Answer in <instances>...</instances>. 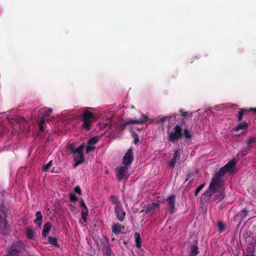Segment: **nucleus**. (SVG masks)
<instances>
[{"label":"nucleus","instance_id":"f257e3e1","mask_svg":"<svg viewBox=\"0 0 256 256\" xmlns=\"http://www.w3.org/2000/svg\"><path fill=\"white\" fill-rule=\"evenodd\" d=\"M224 166L221 167L218 171L214 174L208 186L210 190L214 194L219 193V194L216 195L214 197V200L217 202L224 198Z\"/></svg>","mask_w":256,"mask_h":256},{"label":"nucleus","instance_id":"f03ea898","mask_svg":"<svg viewBox=\"0 0 256 256\" xmlns=\"http://www.w3.org/2000/svg\"><path fill=\"white\" fill-rule=\"evenodd\" d=\"M186 124V118H182L178 124H176L174 128V131L168 134V142H174L178 140L184 138L186 140H189L192 137L190 130L188 128L182 129V126Z\"/></svg>","mask_w":256,"mask_h":256},{"label":"nucleus","instance_id":"7ed1b4c3","mask_svg":"<svg viewBox=\"0 0 256 256\" xmlns=\"http://www.w3.org/2000/svg\"><path fill=\"white\" fill-rule=\"evenodd\" d=\"M84 147V143H82L76 148H75L72 144H70L68 146V148L70 154H72L73 160L75 162L74 165V168L82 164L85 161V158L83 153V150Z\"/></svg>","mask_w":256,"mask_h":256},{"label":"nucleus","instance_id":"20e7f679","mask_svg":"<svg viewBox=\"0 0 256 256\" xmlns=\"http://www.w3.org/2000/svg\"><path fill=\"white\" fill-rule=\"evenodd\" d=\"M90 109L92 108L89 107L84 108L82 114L79 116L80 120L82 122V126L86 130H90L96 118L94 114L89 110Z\"/></svg>","mask_w":256,"mask_h":256},{"label":"nucleus","instance_id":"39448f33","mask_svg":"<svg viewBox=\"0 0 256 256\" xmlns=\"http://www.w3.org/2000/svg\"><path fill=\"white\" fill-rule=\"evenodd\" d=\"M25 250L24 244L20 240H16L11 244L4 256H20Z\"/></svg>","mask_w":256,"mask_h":256},{"label":"nucleus","instance_id":"423d86ee","mask_svg":"<svg viewBox=\"0 0 256 256\" xmlns=\"http://www.w3.org/2000/svg\"><path fill=\"white\" fill-rule=\"evenodd\" d=\"M152 122L153 121L152 120L149 119L146 116L142 114L140 120H136V119L128 120L126 122H124L123 124H119L118 126V128L120 130H124L126 127L128 125H129V124H144L148 122L149 124H150V123H152Z\"/></svg>","mask_w":256,"mask_h":256},{"label":"nucleus","instance_id":"0eeeda50","mask_svg":"<svg viewBox=\"0 0 256 256\" xmlns=\"http://www.w3.org/2000/svg\"><path fill=\"white\" fill-rule=\"evenodd\" d=\"M116 178L118 181H121L124 178H128V176H127L128 173V168L126 166H123L118 167L116 168Z\"/></svg>","mask_w":256,"mask_h":256},{"label":"nucleus","instance_id":"6e6552de","mask_svg":"<svg viewBox=\"0 0 256 256\" xmlns=\"http://www.w3.org/2000/svg\"><path fill=\"white\" fill-rule=\"evenodd\" d=\"M236 159L232 158L226 164H225V174H233L236 173Z\"/></svg>","mask_w":256,"mask_h":256},{"label":"nucleus","instance_id":"1a4fd4ad","mask_svg":"<svg viewBox=\"0 0 256 256\" xmlns=\"http://www.w3.org/2000/svg\"><path fill=\"white\" fill-rule=\"evenodd\" d=\"M176 196L174 194L170 195L166 200L168 205V210L170 214L174 213L176 210Z\"/></svg>","mask_w":256,"mask_h":256},{"label":"nucleus","instance_id":"9d476101","mask_svg":"<svg viewBox=\"0 0 256 256\" xmlns=\"http://www.w3.org/2000/svg\"><path fill=\"white\" fill-rule=\"evenodd\" d=\"M160 205L159 201L148 204L144 208V210H142L141 212L144 211L146 214H152L156 209L159 208Z\"/></svg>","mask_w":256,"mask_h":256},{"label":"nucleus","instance_id":"9b49d317","mask_svg":"<svg viewBox=\"0 0 256 256\" xmlns=\"http://www.w3.org/2000/svg\"><path fill=\"white\" fill-rule=\"evenodd\" d=\"M133 160L132 150L130 148L128 149L122 159V163L126 166H130Z\"/></svg>","mask_w":256,"mask_h":256},{"label":"nucleus","instance_id":"f8f14e48","mask_svg":"<svg viewBox=\"0 0 256 256\" xmlns=\"http://www.w3.org/2000/svg\"><path fill=\"white\" fill-rule=\"evenodd\" d=\"M114 213L116 218L120 222H123L125 218L126 212L124 211L122 206L114 207Z\"/></svg>","mask_w":256,"mask_h":256},{"label":"nucleus","instance_id":"ddd939ff","mask_svg":"<svg viewBox=\"0 0 256 256\" xmlns=\"http://www.w3.org/2000/svg\"><path fill=\"white\" fill-rule=\"evenodd\" d=\"M180 149L176 150L174 152L173 158L171 159L170 162L168 164V166L170 168H174L175 164L177 161L180 160Z\"/></svg>","mask_w":256,"mask_h":256},{"label":"nucleus","instance_id":"4468645a","mask_svg":"<svg viewBox=\"0 0 256 256\" xmlns=\"http://www.w3.org/2000/svg\"><path fill=\"white\" fill-rule=\"evenodd\" d=\"M248 127V122H244L238 124L236 126H235L233 130L235 131H238L241 130H244L245 131L242 132V134H245Z\"/></svg>","mask_w":256,"mask_h":256},{"label":"nucleus","instance_id":"2eb2a0df","mask_svg":"<svg viewBox=\"0 0 256 256\" xmlns=\"http://www.w3.org/2000/svg\"><path fill=\"white\" fill-rule=\"evenodd\" d=\"M52 228V224L50 222H46L44 226L42 231V235L44 238H46L48 234Z\"/></svg>","mask_w":256,"mask_h":256},{"label":"nucleus","instance_id":"dca6fc26","mask_svg":"<svg viewBox=\"0 0 256 256\" xmlns=\"http://www.w3.org/2000/svg\"><path fill=\"white\" fill-rule=\"evenodd\" d=\"M26 234L27 238L32 240L36 234L32 228L28 226L26 230Z\"/></svg>","mask_w":256,"mask_h":256},{"label":"nucleus","instance_id":"f3484780","mask_svg":"<svg viewBox=\"0 0 256 256\" xmlns=\"http://www.w3.org/2000/svg\"><path fill=\"white\" fill-rule=\"evenodd\" d=\"M36 218L34 220V222L38 226L42 224V216L40 211H38L36 214Z\"/></svg>","mask_w":256,"mask_h":256},{"label":"nucleus","instance_id":"a211bd4d","mask_svg":"<svg viewBox=\"0 0 256 256\" xmlns=\"http://www.w3.org/2000/svg\"><path fill=\"white\" fill-rule=\"evenodd\" d=\"M214 194V193L210 190V189L208 188L206 192H205L202 196V199L205 201H207Z\"/></svg>","mask_w":256,"mask_h":256},{"label":"nucleus","instance_id":"6ab92c4d","mask_svg":"<svg viewBox=\"0 0 256 256\" xmlns=\"http://www.w3.org/2000/svg\"><path fill=\"white\" fill-rule=\"evenodd\" d=\"M134 238L135 239L136 246L138 248H140V247H142V245H141L142 240H141L140 234L138 232H136L134 234Z\"/></svg>","mask_w":256,"mask_h":256},{"label":"nucleus","instance_id":"aec40b11","mask_svg":"<svg viewBox=\"0 0 256 256\" xmlns=\"http://www.w3.org/2000/svg\"><path fill=\"white\" fill-rule=\"evenodd\" d=\"M198 246L196 245H193L190 246V252L188 256H196L199 253Z\"/></svg>","mask_w":256,"mask_h":256},{"label":"nucleus","instance_id":"412c9836","mask_svg":"<svg viewBox=\"0 0 256 256\" xmlns=\"http://www.w3.org/2000/svg\"><path fill=\"white\" fill-rule=\"evenodd\" d=\"M112 232L115 234H118L121 232V225L118 223L114 224L112 228Z\"/></svg>","mask_w":256,"mask_h":256},{"label":"nucleus","instance_id":"4be33fe9","mask_svg":"<svg viewBox=\"0 0 256 256\" xmlns=\"http://www.w3.org/2000/svg\"><path fill=\"white\" fill-rule=\"evenodd\" d=\"M49 243L56 247L58 248L60 247V244L58 242L57 239L53 236H49L48 238Z\"/></svg>","mask_w":256,"mask_h":256},{"label":"nucleus","instance_id":"5701e85b","mask_svg":"<svg viewBox=\"0 0 256 256\" xmlns=\"http://www.w3.org/2000/svg\"><path fill=\"white\" fill-rule=\"evenodd\" d=\"M130 131L132 137L134 139V143L135 144H138L140 142L138 134L134 131L132 128H130Z\"/></svg>","mask_w":256,"mask_h":256},{"label":"nucleus","instance_id":"b1692460","mask_svg":"<svg viewBox=\"0 0 256 256\" xmlns=\"http://www.w3.org/2000/svg\"><path fill=\"white\" fill-rule=\"evenodd\" d=\"M110 200L115 205V206H121V204L120 202L118 200V198L116 196L114 195H111L110 196Z\"/></svg>","mask_w":256,"mask_h":256},{"label":"nucleus","instance_id":"393cba45","mask_svg":"<svg viewBox=\"0 0 256 256\" xmlns=\"http://www.w3.org/2000/svg\"><path fill=\"white\" fill-rule=\"evenodd\" d=\"M52 108H49L47 110H46L42 116H40V115H38V116H39V118H42L43 120H46V118L47 117V116H48L50 114V113H52Z\"/></svg>","mask_w":256,"mask_h":256},{"label":"nucleus","instance_id":"a878e982","mask_svg":"<svg viewBox=\"0 0 256 256\" xmlns=\"http://www.w3.org/2000/svg\"><path fill=\"white\" fill-rule=\"evenodd\" d=\"M179 112L180 114V115L184 118H192V113H188V112H184L182 108L179 110Z\"/></svg>","mask_w":256,"mask_h":256},{"label":"nucleus","instance_id":"bb28decb","mask_svg":"<svg viewBox=\"0 0 256 256\" xmlns=\"http://www.w3.org/2000/svg\"><path fill=\"white\" fill-rule=\"evenodd\" d=\"M172 118V116H162L156 121L157 124H163L164 122L168 120H170Z\"/></svg>","mask_w":256,"mask_h":256},{"label":"nucleus","instance_id":"cd10ccee","mask_svg":"<svg viewBox=\"0 0 256 256\" xmlns=\"http://www.w3.org/2000/svg\"><path fill=\"white\" fill-rule=\"evenodd\" d=\"M38 124L40 126V130L41 132L44 131V128L43 126V124L45 122L44 120H43L42 118H39V116L38 117Z\"/></svg>","mask_w":256,"mask_h":256},{"label":"nucleus","instance_id":"c85d7f7f","mask_svg":"<svg viewBox=\"0 0 256 256\" xmlns=\"http://www.w3.org/2000/svg\"><path fill=\"white\" fill-rule=\"evenodd\" d=\"M98 138L97 136H94L89 139L88 142V144H93L95 145L98 142Z\"/></svg>","mask_w":256,"mask_h":256},{"label":"nucleus","instance_id":"c756f323","mask_svg":"<svg viewBox=\"0 0 256 256\" xmlns=\"http://www.w3.org/2000/svg\"><path fill=\"white\" fill-rule=\"evenodd\" d=\"M52 160L50 161L46 164L44 166L42 167V170L44 172H48L50 168L52 166Z\"/></svg>","mask_w":256,"mask_h":256},{"label":"nucleus","instance_id":"7c9ffc66","mask_svg":"<svg viewBox=\"0 0 256 256\" xmlns=\"http://www.w3.org/2000/svg\"><path fill=\"white\" fill-rule=\"evenodd\" d=\"M70 200L72 202H76L78 200V198L75 194L70 192L69 194Z\"/></svg>","mask_w":256,"mask_h":256},{"label":"nucleus","instance_id":"2f4dec72","mask_svg":"<svg viewBox=\"0 0 256 256\" xmlns=\"http://www.w3.org/2000/svg\"><path fill=\"white\" fill-rule=\"evenodd\" d=\"M205 184L204 183L202 184H200L195 190L194 192V195L196 196L200 192V191L203 188Z\"/></svg>","mask_w":256,"mask_h":256},{"label":"nucleus","instance_id":"473e14b6","mask_svg":"<svg viewBox=\"0 0 256 256\" xmlns=\"http://www.w3.org/2000/svg\"><path fill=\"white\" fill-rule=\"evenodd\" d=\"M218 230L222 232L224 230V225L222 222L219 221L218 222Z\"/></svg>","mask_w":256,"mask_h":256},{"label":"nucleus","instance_id":"72a5a7b5","mask_svg":"<svg viewBox=\"0 0 256 256\" xmlns=\"http://www.w3.org/2000/svg\"><path fill=\"white\" fill-rule=\"evenodd\" d=\"M243 112L244 111L240 110L238 112V115L237 116V118H238V122H240V121L242 120V116L244 115Z\"/></svg>","mask_w":256,"mask_h":256},{"label":"nucleus","instance_id":"f704fd0d","mask_svg":"<svg viewBox=\"0 0 256 256\" xmlns=\"http://www.w3.org/2000/svg\"><path fill=\"white\" fill-rule=\"evenodd\" d=\"M6 132V128L2 126L0 127V137L3 136Z\"/></svg>","mask_w":256,"mask_h":256},{"label":"nucleus","instance_id":"c9c22d12","mask_svg":"<svg viewBox=\"0 0 256 256\" xmlns=\"http://www.w3.org/2000/svg\"><path fill=\"white\" fill-rule=\"evenodd\" d=\"M95 148L94 146H87L86 150V153L88 154L93 150Z\"/></svg>","mask_w":256,"mask_h":256},{"label":"nucleus","instance_id":"e433bc0d","mask_svg":"<svg viewBox=\"0 0 256 256\" xmlns=\"http://www.w3.org/2000/svg\"><path fill=\"white\" fill-rule=\"evenodd\" d=\"M256 140V139L254 138H248V140H247V144L248 145V146H250V144L252 143V142H254Z\"/></svg>","mask_w":256,"mask_h":256},{"label":"nucleus","instance_id":"4c0bfd02","mask_svg":"<svg viewBox=\"0 0 256 256\" xmlns=\"http://www.w3.org/2000/svg\"><path fill=\"white\" fill-rule=\"evenodd\" d=\"M74 191L76 193L78 194H82V190L79 186H76L74 188Z\"/></svg>","mask_w":256,"mask_h":256},{"label":"nucleus","instance_id":"58836bf2","mask_svg":"<svg viewBox=\"0 0 256 256\" xmlns=\"http://www.w3.org/2000/svg\"><path fill=\"white\" fill-rule=\"evenodd\" d=\"M84 210H82V212H81V214H82V217H84V216H87L88 214V208L86 209H84Z\"/></svg>","mask_w":256,"mask_h":256},{"label":"nucleus","instance_id":"ea45409f","mask_svg":"<svg viewBox=\"0 0 256 256\" xmlns=\"http://www.w3.org/2000/svg\"><path fill=\"white\" fill-rule=\"evenodd\" d=\"M80 206H82L84 209L87 210V208H88L87 206L85 204V203L82 199L80 200Z\"/></svg>","mask_w":256,"mask_h":256},{"label":"nucleus","instance_id":"a19ab883","mask_svg":"<svg viewBox=\"0 0 256 256\" xmlns=\"http://www.w3.org/2000/svg\"><path fill=\"white\" fill-rule=\"evenodd\" d=\"M241 111H244V114H245L246 113H248V112H250V111H248V109H242L240 110Z\"/></svg>","mask_w":256,"mask_h":256},{"label":"nucleus","instance_id":"79ce46f5","mask_svg":"<svg viewBox=\"0 0 256 256\" xmlns=\"http://www.w3.org/2000/svg\"><path fill=\"white\" fill-rule=\"evenodd\" d=\"M248 111L253 112L256 114V108H250L248 109Z\"/></svg>","mask_w":256,"mask_h":256},{"label":"nucleus","instance_id":"37998d69","mask_svg":"<svg viewBox=\"0 0 256 256\" xmlns=\"http://www.w3.org/2000/svg\"><path fill=\"white\" fill-rule=\"evenodd\" d=\"M82 220H84V222H86V220H87V216H84V217H82Z\"/></svg>","mask_w":256,"mask_h":256},{"label":"nucleus","instance_id":"c03bdc74","mask_svg":"<svg viewBox=\"0 0 256 256\" xmlns=\"http://www.w3.org/2000/svg\"><path fill=\"white\" fill-rule=\"evenodd\" d=\"M254 256V254L251 253V254H247L246 256Z\"/></svg>","mask_w":256,"mask_h":256},{"label":"nucleus","instance_id":"a18cd8bd","mask_svg":"<svg viewBox=\"0 0 256 256\" xmlns=\"http://www.w3.org/2000/svg\"><path fill=\"white\" fill-rule=\"evenodd\" d=\"M6 226H7V223H6V222H4V228L5 229H6Z\"/></svg>","mask_w":256,"mask_h":256},{"label":"nucleus","instance_id":"49530a36","mask_svg":"<svg viewBox=\"0 0 256 256\" xmlns=\"http://www.w3.org/2000/svg\"><path fill=\"white\" fill-rule=\"evenodd\" d=\"M178 116V114H174L173 115V116H174V118H176V116Z\"/></svg>","mask_w":256,"mask_h":256},{"label":"nucleus","instance_id":"de8ad7c7","mask_svg":"<svg viewBox=\"0 0 256 256\" xmlns=\"http://www.w3.org/2000/svg\"><path fill=\"white\" fill-rule=\"evenodd\" d=\"M242 212H246V209H243L242 210Z\"/></svg>","mask_w":256,"mask_h":256},{"label":"nucleus","instance_id":"09e8293b","mask_svg":"<svg viewBox=\"0 0 256 256\" xmlns=\"http://www.w3.org/2000/svg\"><path fill=\"white\" fill-rule=\"evenodd\" d=\"M88 146H94V145L93 144H88Z\"/></svg>","mask_w":256,"mask_h":256}]
</instances>
